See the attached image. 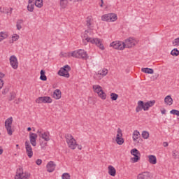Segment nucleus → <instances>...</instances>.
Wrapping results in <instances>:
<instances>
[{
  "mask_svg": "<svg viewBox=\"0 0 179 179\" xmlns=\"http://www.w3.org/2000/svg\"><path fill=\"white\" fill-rule=\"evenodd\" d=\"M87 26L89 30H85L84 34V38L87 43H91V44H96L100 50H104V45L101 43V41L97 38H90V36L92 35V30L90 29V26H92V23L90 22V17L87 18Z\"/></svg>",
  "mask_w": 179,
  "mask_h": 179,
  "instance_id": "nucleus-1",
  "label": "nucleus"
},
{
  "mask_svg": "<svg viewBox=\"0 0 179 179\" xmlns=\"http://www.w3.org/2000/svg\"><path fill=\"white\" fill-rule=\"evenodd\" d=\"M156 103V101H148L145 103H143V101H138V106L136 108V113H139L140 111H142L143 110L144 111H148L150 107H153Z\"/></svg>",
  "mask_w": 179,
  "mask_h": 179,
  "instance_id": "nucleus-2",
  "label": "nucleus"
},
{
  "mask_svg": "<svg viewBox=\"0 0 179 179\" xmlns=\"http://www.w3.org/2000/svg\"><path fill=\"white\" fill-rule=\"evenodd\" d=\"M65 138L69 148L72 149V150H75L78 147V143H76L75 138H73V136L69 134L65 136Z\"/></svg>",
  "mask_w": 179,
  "mask_h": 179,
  "instance_id": "nucleus-3",
  "label": "nucleus"
},
{
  "mask_svg": "<svg viewBox=\"0 0 179 179\" xmlns=\"http://www.w3.org/2000/svg\"><path fill=\"white\" fill-rule=\"evenodd\" d=\"M31 175L27 171H23V168H18L17 169L15 179H29Z\"/></svg>",
  "mask_w": 179,
  "mask_h": 179,
  "instance_id": "nucleus-4",
  "label": "nucleus"
},
{
  "mask_svg": "<svg viewBox=\"0 0 179 179\" xmlns=\"http://www.w3.org/2000/svg\"><path fill=\"white\" fill-rule=\"evenodd\" d=\"M136 44H138V42L136 41V40L131 37L126 39L123 42V45H124V48H132V47H135Z\"/></svg>",
  "mask_w": 179,
  "mask_h": 179,
  "instance_id": "nucleus-5",
  "label": "nucleus"
},
{
  "mask_svg": "<svg viewBox=\"0 0 179 179\" xmlns=\"http://www.w3.org/2000/svg\"><path fill=\"white\" fill-rule=\"evenodd\" d=\"M69 71H71V66L69 65H65L58 71V75L59 76H64V78H69Z\"/></svg>",
  "mask_w": 179,
  "mask_h": 179,
  "instance_id": "nucleus-6",
  "label": "nucleus"
},
{
  "mask_svg": "<svg viewBox=\"0 0 179 179\" xmlns=\"http://www.w3.org/2000/svg\"><path fill=\"white\" fill-rule=\"evenodd\" d=\"M131 155L134 156V157L131 158L133 163H138L141 160V152L136 148H134L131 150Z\"/></svg>",
  "mask_w": 179,
  "mask_h": 179,
  "instance_id": "nucleus-7",
  "label": "nucleus"
},
{
  "mask_svg": "<svg viewBox=\"0 0 179 179\" xmlns=\"http://www.w3.org/2000/svg\"><path fill=\"white\" fill-rule=\"evenodd\" d=\"M107 73H108V70L106 69L99 70L98 73L94 74V79H96V80H101V79H103L104 76H107Z\"/></svg>",
  "mask_w": 179,
  "mask_h": 179,
  "instance_id": "nucleus-8",
  "label": "nucleus"
},
{
  "mask_svg": "<svg viewBox=\"0 0 179 179\" xmlns=\"http://www.w3.org/2000/svg\"><path fill=\"white\" fill-rule=\"evenodd\" d=\"M12 122H13V118L12 117L8 118L5 122V127L7 129L8 134L12 136L13 132L12 131Z\"/></svg>",
  "mask_w": 179,
  "mask_h": 179,
  "instance_id": "nucleus-9",
  "label": "nucleus"
},
{
  "mask_svg": "<svg viewBox=\"0 0 179 179\" xmlns=\"http://www.w3.org/2000/svg\"><path fill=\"white\" fill-rule=\"evenodd\" d=\"M103 22H115L117 20V15L114 13L106 14L101 17Z\"/></svg>",
  "mask_w": 179,
  "mask_h": 179,
  "instance_id": "nucleus-10",
  "label": "nucleus"
},
{
  "mask_svg": "<svg viewBox=\"0 0 179 179\" xmlns=\"http://www.w3.org/2000/svg\"><path fill=\"white\" fill-rule=\"evenodd\" d=\"M110 47H113L115 50H120L122 51L124 49V45L122 41H114L112 42L110 45Z\"/></svg>",
  "mask_w": 179,
  "mask_h": 179,
  "instance_id": "nucleus-11",
  "label": "nucleus"
},
{
  "mask_svg": "<svg viewBox=\"0 0 179 179\" xmlns=\"http://www.w3.org/2000/svg\"><path fill=\"white\" fill-rule=\"evenodd\" d=\"M36 103L38 104H41V103H52V99L50 96H40L36 99Z\"/></svg>",
  "mask_w": 179,
  "mask_h": 179,
  "instance_id": "nucleus-12",
  "label": "nucleus"
},
{
  "mask_svg": "<svg viewBox=\"0 0 179 179\" xmlns=\"http://www.w3.org/2000/svg\"><path fill=\"white\" fill-rule=\"evenodd\" d=\"M25 150L28 157L31 159V157H33V148H31V145H30V142H29V141H25Z\"/></svg>",
  "mask_w": 179,
  "mask_h": 179,
  "instance_id": "nucleus-13",
  "label": "nucleus"
},
{
  "mask_svg": "<svg viewBox=\"0 0 179 179\" xmlns=\"http://www.w3.org/2000/svg\"><path fill=\"white\" fill-rule=\"evenodd\" d=\"M115 141L117 145H122L124 143V138H122V130H121L120 128L117 129Z\"/></svg>",
  "mask_w": 179,
  "mask_h": 179,
  "instance_id": "nucleus-14",
  "label": "nucleus"
},
{
  "mask_svg": "<svg viewBox=\"0 0 179 179\" xmlns=\"http://www.w3.org/2000/svg\"><path fill=\"white\" fill-rule=\"evenodd\" d=\"M37 134L40 138H42V139H44L45 142H48L50 141V133L48 132H43V130L38 129L37 131Z\"/></svg>",
  "mask_w": 179,
  "mask_h": 179,
  "instance_id": "nucleus-15",
  "label": "nucleus"
},
{
  "mask_svg": "<svg viewBox=\"0 0 179 179\" xmlns=\"http://www.w3.org/2000/svg\"><path fill=\"white\" fill-rule=\"evenodd\" d=\"M10 64L13 69H16L19 66V62H17V58L15 55L10 57Z\"/></svg>",
  "mask_w": 179,
  "mask_h": 179,
  "instance_id": "nucleus-16",
  "label": "nucleus"
},
{
  "mask_svg": "<svg viewBox=\"0 0 179 179\" xmlns=\"http://www.w3.org/2000/svg\"><path fill=\"white\" fill-rule=\"evenodd\" d=\"M37 134L34 133H29V141L32 146H37Z\"/></svg>",
  "mask_w": 179,
  "mask_h": 179,
  "instance_id": "nucleus-17",
  "label": "nucleus"
},
{
  "mask_svg": "<svg viewBox=\"0 0 179 179\" xmlns=\"http://www.w3.org/2000/svg\"><path fill=\"white\" fill-rule=\"evenodd\" d=\"M55 167H57V164L54 163V162L50 161L46 165L47 171L48 173H52L55 170Z\"/></svg>",
  "mask_w": 179,
  "mask_h": 179,
  "instance_id": "nucleus-18",
  "label": "nucleus"
},
{
  "mask_svg": "<svg viewBox=\"0 0 179 179\" xmlns=\"http://www.w3.org/2000/svg\"><path fill=\"white\" fill-rule=\"evenodd\" d=\"M138 179H152V174L150 172H143L137 176Z\"/></svg>",
  "mask_w": 179,
  "mask_h": 179,
  "instance_id": "nucleus-19",
  "label": "nucleus"
},
{
  "mask_svg": "<svg viewBox=\"0 0 179 179\" xmlns=\"http://www.w3.org/2000/svg\"><path fill=\"white\" fill-rule=\"evenodd\" d=\"M78 58H81L82 59H85L86 61V59H89V56L87 55V52L86 51L82 49H79Z\"/></svg>",
  "mask_w": 179,
  "mask_h": 179,
  "instance_id": "nucleus-20",
  "label": "nucleus"
},
{
  "mask_svg": "<svg viewBox=\"0 0 179 179\" xmlns=\"http://www.w3.org/2000/svg\"><path fill=\"white\" fill-rule=\"evenodd\" d=\"M139 139H141V134L138 130H136L133 132V141L136 143H139Z\"/></svg>",
  "mask_w": 179,
  "mask_h": 179,
  "instance_id": "nucleus-21",
  "label": "nucleus"
},
{
  "mask_svg": "<svg viewBox=\"0 0 179 179\" xmlns=\"http://www.w3.org/2000/svg\"><path fill=\"white\" fill-rule=\"evenodd\" d=\"M108 175L111 176L112 177H115V174L117 173V171L115 170V168L114 166L110 165L108 167Z\"/></svg>",
  "mask_w": 179,
  "mask_h": 179,
  "instance_id": "nucleus-22",
  "label": "nucleus"
},
{
  "mask_svg": "<svg viewBox=\"0 0 179 179\" xmlns=\"http://www.w3.org/2000/svg\"><path fill=\"white\" fill-rule=\"evenodd\" d=\"M62 94H61V90L57 89L53 92V98L55 99V100H59L61 99Z\"/></svg>",
  "mask_w": 179,
  "mask_h": 179,
  "instance_id": "nucleus-23",
  "label": "nucleus"
},
{
  "mask_svg": "<svg viewBox=\"0 0 179 179\" xmlns=\"http://www.w3.org/2000/svg\"><path fill=\"white\" fill-rule=\"evenodd\" d=\"M92 89H93L94 93H97V94H99L101 92L103 91V88L101 87V86H100L99 85H93Z\"/></svg>",
  "mask_w": 179,
  "mask_h": 179,
  "instance_id": "nucleus-24",
  "label": "nucleus"
},
{
  "mask_svg": "<svg viewBox=\"0 0 179 179\" xmlns=\"http://www.w3.org/2000/svg\"><path fill=\"white\" fill-rule=\"evenodd\" d=\"M164 103L167 104V106H171L173 104V98H171V96H166L164 99Z\"/></svg>",
  "mask_w": 179,
  "mask_h": 179,
  "instance_id": "nucleus-25",
  "label": "nucleus"
},
{
  "mask_svg": "<svg viewBox=\"0 0 179 179\" xmlns=\"http://www.w3.org/2000/svg\"><path fill=\"white\" fill-rule=\"evenodd\" d=\"M148 162L150 163V164H156V163H157V159L155 155H149Z\"/></svg>",
  "mask_w": 179,
  "mask_h": 179,
  "instance_id": "nucleus-26",
  "label": "nucleus"
},
{
  "mask_svg": "<svg viewBox=\"0 0 179 179\" xmlns=\"http://www.w3.org/2000/svg\"><path fill=\"white\" fill-rule=\"evenodd\" d=\"M24 21L22 19H19L17 20V22H16V27H17V30H22V24H23V22Z\"/></svg>",
  "mask_w": 179,
  "mask_h": 179,
  "instance_id": "nucleus-27",
  "label": "nucleus"
},
{
  "mask_svg": "<svg viewBox=\"0 0 179 179\" xmlns=\"http://www.w3.org/2000/svg\"><path fill=\"white\" fill-rule=\"evenodd\" d=\"M141 71L144 72V73H148L152 75L155 71H153V69H150V68H143L141 69Z\"/></svg>",
  "mask_w": 179,
  "mask_h": 179,
  "instance_id": "nucleus-28",
  "label": "nucleus"
},
{
  "mask_svg": "<svg viewBox=\"0 0 179 179\" xmlns=\"http://www.w3.org/2000/svg\"><path fill=\"white\" fill-rule=\"evenodd\" d=\"M40 73H41V76H40L41 80L45 82V80H47V76H45V71L41 70Z\"/></svg>",
  "mask_w": 179,
  "mask_h": 179,
  "instance_id": "nucleus-29",
  "label": "nucleus"
},
{
  "mask_svg": "<svg viewBox=\"0 0 179 179\" xmlns=\"http://www.w3.org/2000/svg\"><path fill=\"white\" fill-rule=\"evenodd\" d=\"M60 6L63 9H65L68 6V0H60Z\"/></svg>",
  "mask_w": 179,
  "mask_h": 179,
  "instance_id": "nucleus-30",
  "label": "nucleus"
},
{
  "mask_svg": "<svg viewBox=\"0 0 179 179\" xmlns=\"http://www.w3.org/2000/svg\"><path fill=\"white\" fill-rule=\"evenodd\" d=\"M98 96L101 100H106L107 99V94L103 90L98 94Z\"/></svg>",
  "mask_w": 179,
  "mask_h": 179,
  "instance_id": "nucleus-31",
  "label": "nucleus"
},
{
  "mask_svg": "<svg viewBox=\"0 0 179 179\" xmlns=\"http://www.w3.org/2000/svg\"><path fill=\"white\" fill-rule=\"evenodd\" d=\"M71 57H73V58H79L78 50L71 52Z\"/></svg>",
  "mask_w": 179,
  "mask_h": 179,
  "instance_id": "nucleus-32",
  "label": "nucleus"
},
{
  "mask_svg": "<svg viewBox=\"0 0 179 179\" xmlns=\"http://www.w3.org/2000/svg\"><path fill=\"white\" fill-rule=\"evenodd\" d=\"M5 38H8V34H5L4 32H0V43L1 41H3Z\"/></svg>",
  "mask_w": 179,
  "mask_h": 179,
  "instance_id": "nucleus-33",
  "label": "nucleus"
},
{
  "mask_svg": "<svg viewBox=\"0 0 179 179\" xmlns=\"http://www.w3.org/2000/svg\"><path fill=\"white\" fill-rule=\"evenodd\" d=\"M35 6H36L37 8H42L43 7V0H36Z\"/></svg>",
  "mask_w": 179,
  "mask_h": 179,
  "instance_id": "nucleus-34",
  "label": "nucleus"
},
{
  "mask_svg": "<svg viewBox=\"0 0 179 179\" xmlns=\"http://www.w3.org/2000/svg\"><path fill=\"white\" fill-rule=\"evenodd\" d=\"M171 54L173 56V57H178V55H179V51L177 48H174L171 52Z\"/></svg>",
  "mask_w": 179,
  "mask_h": 179,
  "instance_id": "nucleus-35",
  "label": "nucleus"
},
{
  "mask_svg": "<svg viewBox=\"0 0 179 179\" xmlns=\"http://www.w3.org/2000/svg\"><path fill=\"white\" fill-rule=\"evenodd\" d=\"M110 99L111 100H113V101H115V100H117V99H118V94H115V93H111L110 94Z\"/></svg>",
  "mask_w": 179,
  "mask_h": 179,
  "instance_id": "nucleus-36",
  "label": "nucleus"
},
{
  "mask_svg": "<svg viewBox=\"0 0 179 179\" xmlns=\"http://www.w3.org/2000/svg\"><path fill=\"white\" fill-rule=\"evenodd\" d=\"M142 137L143 138V139H148L149 138V132L143 131L142 132Z\"/></svg>",
  "mask_w": 179,
  "mask_h": 179,
  "instance_id": "nucleus-37",
  "label": "nucleus"
},
{
  "mask_svg": "<svg viewBox=\"0 0 179 179\" xmlns=\"http://www.w3.org/2000/svg\"><path fill=\"white\" fill-rule=\"evenodd\" d=\"M27 10L29 12H33L34 10V4H28Z\"/></svg>",
  "mask_w": 179,
  "mask_h": 179,
  "instance_id": "nucleus-38",
  "label": "nucleus"
},
{
  "mask_svg": "<svg viewBox=\"0 0 179 179\" xmlns=\"http://www.w3.org/2000/svg\"><path fill=\"white\" fill-rule=\"evenodd\" d=\"M62 179H71V175L68 173H64L62 176Z\"/></svg>",
  "mask_w": 179,
  "mask_h": 179,
  "instance_id": "nucleus-39",
  "label": "nucleus"
},
{
  "mask_svg": "<svg viewBox=\"0 0 179 179\" xmlns=\"http://www.w3.org/2000/svg\"><path fill=\"white\" fill-rule=\"evenodd\" d=\"M170 113L173 114V115H177L178 117H179V110H178L173 109L170 111Z\"/></svg>",
  "mask_w": 179,
  "mask_h": 179,
  "instance_id": "nucleus-40",
  "label": "nucleus"
},
{
  "mask_svg": "<svg viewBox=\"0 0 179 179\" xmlns=\"http://www.w3.org/2000/svg\"><path fill=\"white\" fill-rule=\"evenodd\" d=\"M61 55L65 58H71V52L66 53L61 52Z\"/></svg>",
  "mask_w": 179,
  "mask_h": 179,
  "instance_id": "nucleus-41",
  "label": "nucleus"
},
{
  "mask_svg": "<svg viewBox=\"0 0 179 179\" xmlns=\"http://www.w3.org/2000/svg\"><path fill=\"white\" fill-rule=\"evenodd\" d=\"M15 97H16V94L15 92H10L9 100L10 101H12V100H14Z\"/></svg>",
  "mask_w": 179,
  "mask_h": 179,
  "instance_id": "nucleus-42",
  "label": "nucleus"
},
{
  "mask_svg": "<svg viewBox=\"0 0 179 179\" xmlns=\"http://www.w3.org/2000/svg\"><path fill=\"white\" fill-rule=\"evenodd\" d=\"M173 44V45H179V38L174 39Z\"/></svg>",
  "mask_w": 179,
  "mask_h": 179,
  "instance_id": "nucleus-43",
  "label": "nucleus"
},
{
  "mask_svg": "<svg viewBox=\"0 0 179 179\" xmlns=\"http://www.w3.org/2000/svg\"><path fill=\"white\" fill-rule=\"evenodd\" d=\"M159 78V73H155L154 76L151 77L152 80H156Z\"/></svg>",
  "mask_w": 179,
  "mask_h": 179,
  "instance_id": "nucleus-44",
  "label": "nucleus"
},
{
  "mask_svg": "<svg viewBox=\"0 0 179 179\" xmlns=\"http://www.w3.org/2000/svg\"><path fill=\"white\" fill-rule=\"evenodd\" d=\"M47 146V142H42L41 143V149H45Z\"/></svg>",
  "mask_w": 179,
  "mask_h": 179,
  "instance_id": "nucleus-45",
  "label": "nucleus"
},
{
  "mask_svg": "<svg viewBox=\"0 0 179 179\" xmlns=\"http://www.w3.org/2000/svg\"><path fill=\"white\" fill-rule=\"evenodd\" d=\"M12 10H13V8H9L7 11H6V14L7 15H12Z\"/></svg>",
  "mask_w": 179,
  "mask_h": 179,
  "instance_id": "nucleus-46",
  "label": "nucleus"
},
{
  "mask_svg": "<svg viewBox=\"0 0 179 179\" xmlns=\"http://www.w3.org/2000/svg\"><path fill=\"white\" fill-rule=\"evenodd\" d=\"M37 166H41V163H43V161L41 159H38L36 162Z\"/></svg>",
  "mask_w": 179,
  "mask_h": 179,
  "instance_id": "nucleus-47",
  "label": "nucleus"
},
{
  "mask_svg": "<svg viewBox=\"0 0 179 179\" xmlns=\"http://www.w3.org/2000/svg\"><path fill=\"white\" fill-rule=\"evenodd\" d=\"M172 155L175 159H177V156H178V152L177 151H173Z\"/></svg>",
  "mask_w": 179,
  "mask_h": 179,
  "instance_id": "nucleus-48",
  "label": "nucleus"
},
{
  "mask_svg": "<svg viewBox=\"0 0 179 179\" xmlns=\"http://www.w3.org/2000/svg\"><path fill=\"white\" fill-rule=\"evenodd\" d=\"M8 92H9V88H5L4 90H3L2 94H6Z\"/></svg>",
  "mask_w": 179,
  "mask_h": 179,
  "instance_id": "nucleus-49",
  "label": "nucleus"
},
{
  "mask_svg": "<svg viewBox=\"0 0 179 179\" xmlns=\"http://www.w3.org/2000/svg\"><path fill=\"white\" fill-rule=\"evenodd\" d=\"M13 38H15L14 41H16L17 40H19V35L14 34V36H13Z\"/></svg>",
  "mask_w": 179,
  "mask_h": 179,
  "instance_id": "nucleus-50",
  "label": "nucleus"
},
{
  "mask_svg": "<svg viewBox=\"0 0 179 179\" xmlns=\"http://www.w3.org/2000/svg\"><path fill=\"white\" fill-rule=\"evenodd\" d=\"M3 87V80L0 78V90Z\"/></svg>",
  "mask_w": 179,
  "mask_h": 179,
  "instance_id": "nucleus-51",
  "label": "nucleus"
},
{
  "mask_svg": "<svg viewBox=\"0 0 179 179\" xmlns=\"http://www.w3.org/2000/svg\"><path fill=\"white\" fill-rule=\"evenodd\" d=\"M163 146H164V148H167V146H169V143H168V142H164V143H163Z\"/></svg>",
  "mask_w": 179,
  "mask_h": 179,
  "instance_id": "nucleus-52",
  "label": "nucleus"
},
{
  "mask_svg": "<svg viewBox=\"0 0 179 179\" xmlns=\"http://www.w3.org/2000/svg\"><path fill=\"white\" fill-rule=\"evenodd\" d=\"M5 77V74L2 72H0V78H4Z\"/></svg>",
  "mask_w": 179,
  "mask_h": 179,
  "instance_id": "nucleus-53",
  "label": "nucleus"
},
{
  "mask_svg": "<svg viewBox=\"0 0 179 179\" xmlns=\"http://www.w3.org/2000/svg\"><path fill=\"white\" fill-rule=\"evenodd\" d=\"M2 153H3V149H2V147L0 146V155H2Z\"/></svg>",
  "mask_w": 179,
  "mask_h": 179,
  "instance_id": "nucleus-54",
  "label": "nucleus"
},
{
  "mask_svg": "<svg viewBox=\"0 0 179 179\" xmlns=\"http://www.w3.org/2000/svg\"><path fill=\"white\" fill-rule=\"evenodd\" d=\"M78 149H79V150H82V145H78Z\"/></svg>",
  "mask_w": 179,
  "mask_h": 179,
  "instance_id": "nucleus-55",
  "label": "nucleus"
},
{
  "mask_svg": "<svg viewBox=\"0 0 179 179\" xmlns=\"http://www.w3.org/2000/svg\"><path fill=\"white\" fill-rule=\"evenodd\" d=\"M101 3L100 6H101V8H103V5L104 4V1L103 0H101Z\"/></svg>",
  "mask_w": 179,
  "mask_h": 179,
  "instance_id": "nucleus-56",
  "label": "nucleus"
},
{
  "mask_svg": "<svg viewBox=\"0 0 179 179\" xmlns=\"http://www.w3.org/2000/svg\"><path fill=\"white\" fill-rule=\"evenodd\" d=\"M162 114H166V109H163L161 110Z\"/></svg>",
  "mask_w": 179,
  "mask_h": 179,
  "instance_id": "nucleus-57",
  "label": "nucleus"
},
{
  "mask_svg": "<svg viewBox=\"0 0 179 179\" xmlns=\"http://www.w3.org/2000/svg\"><path fill=\"white\" fill-rule=\"evenodd\" d=\"M33 1H34V0H29V1H28L29 5L33 3Z\"/></svg>",
  "mask_w": 179,
  "mask_h": 179,
  "instance_id": "nucleus-58",
  "label": "nucleus"
},
{
  "mask_svg": "<svg viewBox=\"0 0 179 179\" xmlns=\"http://www.w3.org/2000/svg\"><path fill=\"white\" fill-rule=\"evenodd\" d=\"M27 131H31V127H28V128H27Z\"/></svg>",
  "mask_w": 179,
  "mask_h": 179,
  "instance_id": "nucleus-59",
  "label": "nucleus"
},
{
  "mask_svg": "<svg viewBox=\"0 0 179 179\" xmlns=\"http://www.w3.org/2000/svg\"><path fill=\"white\" fill-rule=\"evenodd\" d=\"M76 1V2H80V1H82L83 0H75Z\"/></svg>",
  "mask_w": 179,
  "mask_h": 179,
  "instance_id": "nucleus-60",
  "label": "nucleus"
},
{
  "mask_svg": "<svg viewBox=\"0 0 179 179\" xmlns=\"http://www.w3.org/2000/svg\"><path fill=\"white\" fill-rule=\"evenodd\" d=\"M16 148H19V144H17V145H16Z\"/></svg>",
  "mask_w": 179,
  "mask_h": 179,
  "instance_id": "nucleus-61",
  "label": "nucleus"
},
{
  "mask_svg": "<svg viewBox=\"0 0 179 179\" xmlns=\"http://www.w3.org/2000/svg\"><path fill=\"white\" fill-rule=\"evenodd\" d=\"M0 12H2V10H0Z\"/></svg>",
  "mask_w": 179,
  "mask_h": 179,
  "instance_id": "nucleus-62",
  "label": "nucleus"
},
{
  "mask_svg": "<svg viewBox=\"0 0 179 179\" xmlns=\"http://www.w3.org/2000/svg\"><path fill=\"white\" fill-rule=\"evenodd\" d=\"M0 135H1V133H0Z\"/></svg>",
  "mask_w": 179,
  "mask_h": 179,
  "instance_id": "nucleus-63",
  "label": "nucleus"
}]
</instances>
